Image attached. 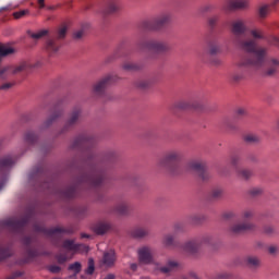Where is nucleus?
<instances>
[{
	"mask_svg": "<svg viewBox=\"0 0 279 279\" xmlns=\"http://www.w3.org/2000/svg\"><path fill=\"white\" fill-rule=\"evenodd\" d=\"M232 43L235 45V47H239L243 51H246L247 53H254L253 59L244 61L248 62V64H252V66H263V63L265 62V56H267V49L260 48L256 50V41L253 39L243 40L241 37H233Z\"/></svg>",
	"mask_w": 279,
	"mask_h": 279,
	"instance_id": "obj_1",
	"label": "nucleus"
},
{
	"mask_svg": "<svg viewBox=\"0 0 279 279\" xmlns=\"http://www.w3.org/2000/svg\"><path fill=\"white\" fill-rule=\"evenodd\" d=\"M171 22V15L169 13L161 14L157 19L145 20L142 23L143 29H147L148 32H158V29H162L165 25Z\"/></svg>",
	"mask_w": 279,
	"mask_h": 279,
	"instance_id": "obj_2",
	"label": "nucleus"
},
{
	"mask_svg": "<svg viewBox=\"0 0 279 279\" xmlns=\"http://www.w3.org/2000/svg\"><path fill=\"white\" fill-rule=\"evenodd\" d=\"M35 232H41L43 234H46V236L58 239L60 238V234H73V228L64 229L60 227H53L47 229L45 227L35 226Z\"/></svg>",
	"mask_w": 279,
	"mask_h": 279,
	"instance_id": "obj_3",
	"label": "nucleus"
},
{
	"mask_svg": "<svg viewBox=\"0 0 279 279\" xmlns=\"http://www.w3.org/2000/svg\"><path fill=\"white\" fill-rule=\"evenodd\" d=\"M15 163L16 160L10 155L0 158V191L3 189V186H5V172L10 171Z\"/></svg>",
	"mask_w": 279,
	"mask_h": 279,
	"instance_id": "obj_4",
	"label": "nucleus"
},
{
	"mask_svg": "<svg viewBox=\"0 0 279 279\" xmlns=\"http://www.w3.org/2000/svg\"><path fill=\"white\" fill-rule=\"evenodd\" d=\"M29 69L27 62H21L19 65H7L0 69V80H5L8 75H19Z\"/></svg>",
	"mask_w": 279,
	"mask_h": 279,
	"instance_id": "obj_5",
	"label": "nucleus"
},
{
	"mask_svg": "<svg viewBox=\"0 0 279 279\" xmlns=\"http://www.w3.org/2000/svg\"><path fill=\"white\" fill-rule=\"evenodd\" d=\"M29 216H26L24 218H9L7 220L3 221V226H5L7 228H10L11 230H21L23 228H25V226H27V223H29Z\"/></svg>",
	"mask_w": 279,
	"mask_h": 279,
	"instance_id": "obj_6",
	"label": "nucleus"
},
{
	"mask_svg": "<svg viewBox=\"0 0 279 279\" xmlns=\"http://www.w3.org/2000/svg\"><path fill=\"white\" fill-rule=\"evenodd\" d=\"M248 66H252V63L246 60L240 61L238 63V69L231 75V80L233 82H241L242 80H245V69Z\"/></svg>",
	"mask_w": 279,
	"mask_h": 279,
	"instance_id": "obj_7",
	"label": "nucleus"
},
{
	"mask_svg": "<svg viewBox=\"0 0 279 279\" xmlns=\"http://www.w3.org/2000/svg\"><path fill=\"white\" fill-rule=\"evenodd\" d=\"M190 169L192 171H195L198 173L199 178L203 180V182H206L210 178V174L208 173V170L206 169V163L194 161L189 165Z\"/></svg>",
	"mask_w": 279,
	"mask_h": 279,
	"instance_id": "obj_8",
	"label": "nucleus"
},
{
	"mask_svg": "<svg viewBox=\"0 0 279 279\" xmlns=\"http://www.w3.org/2000/svg\"><path fill=\"white\" fill-rule=\"evenodd\" d=\"M247 32V26L243 20H235L231 23V34H233L234 38H241V36H245Z\"/></svg>",
	"mask_w": 279,
	"mask_h": 279,
	"instance_id": "obj_9",
	"label": "nucleus"
},
{
	"mask_svg": "<svg viewBox=\"0 0 279 279\" xmlns=\"http://www.w3.org/2000/svg\"><path fill=\"white\" fill-rule=\"evenodd\" d=\"M250 8V0H230L225 7V12H230L232 10H245Z\"/></svg>",
	"mask_w": 279,
	"mask_h": 279,
	"instance_id": "obj_10",
	"label": "nucleus"
},
{
	"mask_svg": "<svg viewBox=\"0 0 279 279\" xmlns=\"http://www.w3.org/2000/svg\"><path fill=\"white\" fill-rule=\"evenodd\" d=\"M62 247L68 252H80L82 247L85 250V252H88V246H85L84 244H76L75 240L63 241Z\"/></svg>",
	"mask_w": 279,
	"mask_h": 279,
	"instance_id": "obj_11",
	"label": "nucleus"
},
{
	"mask_svg": "<svg viewBox=\"0 0 279 279\" xmlns=\"http://www.w3.org/2000/svg\"><path fill=\"white\" fill-rule=\"evenodd\" d=\"M178 160H180V154L172 151L161 160L160 165L161 167H168V169H171Z\"/></svg>",
	"mask_w": 279,
	"mask_h": 279,
	"instance_id": "obj_12",
	"label": "nucleus"
},
{
	"mask_svg": "<svg viewBox=\"0 0 279 279\" xmlns=\"http://www.w3.org/2000/svg\"><path fill=\"white\" fill-rule=\"evenodd\" d=\"M138 259L140 263H144L145 265H149L154 258L151 257V250L149 247L144 246L138 250Z\"/></svg>",
	"mask_w": 279,
	"mask_h": 279,
	"instance_id": "obj_13",
	"label": "nucleus"
},
{
	"mask_svg": "<svg viewBox=\"0 0 279 279\" xmlns=\"http://www.w3.org/2000/svg\"><path fill=\"white\" fill-rule=\"evenodd\" d=\"M255 226L250 223V222H243L240 225H234L231 228V232H233V234H241L243 232H252V230H254Z\"/></svg>",
	"mask_w": 279,
	"mask_h": 279,
	"instance_id": "obj_14",
	"label": "nucleus"
},
{
	"mask_svg": "<svg viewBox=\"0 0 279 279\" xmlns=\"http://www.w3.org/2000/svg\"><path fill=\"white\" fill-rule=\"evenodd\" d=\"M111 84H112V77L106 76L98 84L94 86V93H96V95H101V93H104L106 88H108V86H110Z\"/></svg>",
	"mask_w": 279,
	"mask_h": 279,
	"instance_id": "obj_15",
	"label": "nucleus"
},
{
	"mask_svg": "<svg viewBox=\"0 0 279 279\" xmlns=\"http://www.w3.org/2000/svg\"><path fill=\"white\" fill-rule=\"evenodd\" d=\"M146 48L150 49V51H155L156 53H161L162 51H167L169 47L165 43L153 41L146 44Z\"/></svg>",
	"mask_w": 279,
	"mask_h": 279,
	"instance_id": "obj_16",
	"label": "nucleus"
},
{
	"mask_svg": "<svg viewBox=\"0 0 279 279\" xmlns=\"http://www.w3.org/2000/svg\"><path fill=\"white\" fill-rule=\"evenodd\" d=\"M47 253H41V252H38V250H32L29 248L27 251V258L25 259H20L17 262H15L16 265H26V263H29V260H32V258H37V256H43Z\"/></svg>",
	"mask_w": 279,
	"mask_h": 279,
	"instance_id": "obj_17",
	"label": "nucleus"
},
{
	"mask_svg": "<svg viewBox=\"0 0 279 279\" xmlns=\"http://www.w3.org/2000/svg\"><path fill=\"white\" fill-rule=\"evenodd\" d=\"M117 260V253L114 251H109L104 254L102 263L106 267H113Z\"/></svg>",
	"mask_w": 279,
	"mask_h": 279,
	"instance_id": "obj_18",
	"label": "nucleus"
},
{
	"mask_svg": "<svg viewBox=\"0 0 279 279\" xmlns=\"http://www.w3.org/2000/svg\"><path fill=\"white\" fill-rule=\"evenodd\" d=\"M80 114H82V110L74 109L66 122V128H70V125H75V123H77V119H80Z\"/></svg>",
	"mask_w": 279,
	"mask_h": 279,
	"instance_id": "obj_19",
	"label": "nucleus"
},
{
	"mask_svg": "<svg viewBox=\"0 0 279 279\" xmlns=\"http://www.w3.org/2000/svg\"><path fill=\"white\" fill-rule=\"evenodd\" d=\"M62 117V111L54 109L53 113L49 117V119L44 123L45 128H49L51 123H54V121H58Z\"/></svg>",
	"mask_w": 279,
	"mask_h": 279,
	"instance_id": "obj_20",
	"label": "nucleus"
},
{
	"mask_svg": "<svg viewBox=\"0 0 279 279\" xmlns=\"http://www.w3.org/2000/svg\"><path fill=\"white\" fill-rule=\"evenodd\" d=\"M46 49H47L48 53L53 54V53H58V51H60V46H58L56 44V40L49 39L46 44Z\"/></svg>",
	"mask_w": 279,
	"mask_h": 279,
	"instance_id": "obj_21",
	"label": "nucleus"
},
{
	"mask_svg": "<svg viewBox=\"0 0 279 279\" xmlns=\"http://www.w3.org/2000/svg\"><path fill=\"white\" fill-rule=\"evenodd\" d=\"M184 250L185 252H190V254H195V252L199 250V244L197 243V241L186 242L184 245Z\"/></svg>",
	"mask_w": 279,
	"mask_h": 279,
	"instance_id": "obj_22",
	"label": "nucleus"
},
{
	"mask_svg": "<svg viewBox=\"0 0 279 279\" xmlns=\"http://www.w3.org/2000/svg\"><path fill=\"white\" fill-rule=\"evenodd\" d=\"M69 271H74V274L71 276L72 279H77V274H80V271H82V264L80 262H75L73 264H71L68 267Z\"/></svg>",
	"mask_w": 279,
	"mask_h": 279,
	"instance_id": "obj_23",
	"label": "nucleus"
},
{
	"mask_svg": "<svg viewBox=\"0 0 279 279\" xmlns=\"http://www.w3.org/2000/svg\"><path fill=\"white\" fill-rule=\"evenodd\" d=\"M87 143H90V138L86 137L85 135H81L74 140L73 148L75 147H84Z\"/></svg>",
	"mask_w": 279,
	"mask_h": 279,
	"instance_id": "obj_24",
	"label": "nucleus"
},
{
	"mask_svg": "<svg viewBox=\"0 0 279 279\" xmlns=\"http://www.w3.org/2000/svg\"><path fill=\"white\" fill-rule=\"evenodd\" d=\"M27 34L33 38V40H40V38H44V36H47L49 34V31L41 29L38 31L37 33L28 31Z\"/></svg>",
	"mask_w": 279,
	"mask_h": 279,
	"instance_id": "obj_25",
	"label": "nucleus"
},
{
	"mask_svg": "<svg viewBox=\"0 0 279 279\" xmlns=\"http://www.w3.org/2000/svg\"><path fill=\"white\" fill-rule=\"evenodd\" d=\"M110 230V225L108 223H100L95 227L94 232H96L99 235L106 234Z\"/></svg>",
	"mask_w": 279,
	"mask_h": 279,
	"instance_id": "obj_26",
	"label": "nucleus"
},
{
	"mask_svg": "<svg viewBox=\"0 0 279 279\" xmlns=\"http://www.w3.org/2000/svg\"><path fill=\"white\" fill-rule=\"evenodd\" d=\"M175 267H178V262H168L167 266H163L160 268V271L162 274H169L170 271H173V269H175Z\"/></svg>",
	"mask_w": 279,
	"mask_h": 279,
	"instance_id": "obj_27",
	"label": "nucleus"
},
{
	"mask_svg": "<svg viewBox=\"0 0 279 279\" xmlns=\"http://www.w3.org/2000/svg\"><path fill=\"white\" fill-rule=\"evenodd\" d=\"M117 10H119V4H117V1L111 0L107 4L106 14H113V12H117Z\"/></svg>",
	"mask_w": 279,
	"mask_h": 279,
	"instance_id": "obj_28",
	"label": "nucleus"
},
{
	"mask_svg": "<svg viewBox=\"0 0 279 279\" xmlns=\"http://www.w3.org/2000/svg\"><path fill=\"white\" fill-rule=\"evenodd\" d=\"M10 53H14V49L0 44V58H5V56H10Z\"/></svg>",
	"mask_w": 279,
	"mask_h": 279,
	"instance_id": "obj_29",
	"label": "nucleus"
},
{
	"mask_svg": "<svg viewBox=\"0 0 279 279\" xmlns=\"http://www.w3.org/2000/svg\"><path fill=\"white\" fill-rule=\"evenodd\" d=\"M24 141H25V143H28V145H34V143H36V141H38V136L36 134H34V132H28V133H26Z\"/></svg>",
	"mask_w": 279,
	"mask_h": 279,
	"instance_id": "obj_30",
	"label": "nucleus"
},
{
	"mask_svg": "<svg viewBox=\"0 0 279 279\" xmlns=\"http://www.w3.org/2000/svg\"><path fill=\"white\" fill-rule=\"evenodd\" d=\"M246 263L248 267H260V259L256 256L247 257Z\"/></svg>",
	"mask_w": 279,
	"mask_h": 279,
	"instance_id": "obj_31",
	"label": "nucleus"
},
{
	"mask_svg": "<svg viewBox=\"0 0 279 279\" xmlns=\"http://www.w3.org/2000/svg\"><path fill=\"white\" fill-rule=\"evenodd\" d=\"M269 8H271V5H269V4H264V5L259 7V9H258L259 19L267 17V14H269Z\"/></svg>",
	"mask_w": 279,
	"mask_h": 279,
	"instance_id": "obj_32",
	"label": "nucleus"
},
{
	"mask_svg": "<svg viewBox=\"0 0 279 279\" xmlns=\"http://www.w3.org/2000/svg\"><path fill=\"white\" fill-rule=\"evenodd\" d=\"M122 69L124 71H138V70H141V65H138L136 63H124L122 65Z\"/></svg>",
	"mask_w": 279,
	"mask_h": 279,
	"instance_id": "obj_33",
	"label": "nucleus"
},
{
	"mask_svg": "<svg viewBox=\"0 0 279 279\" xmlns=\"http://www.w3.org/2000/svg\"><path fill=\"white\" fill-rule=\"evenodd\" d=\"M85 274L87 276H93V274H95V260L93 258L88 259V267L85 270Z\"/></svg>",
	"mask_w": 279,
	"mask_h": 279,
	"instance_id": "obj_34",
	"label": "nucleus"
},
{
	"mask_svg": "<svg viewBox=\"0 0 279 279\" xmlns=\"http://www.w3.org/2000/svg\"><path fill=\"white\" fill-rule=\"evenodd\" d=\"M251 36L255 38V40H263L265 38V35H263V31L260 29H252Z\"/></svg>",
	"mask_w": 279,
	"mask_h": 279,
	"instance_id": "obj_35",
	"label": "nucleus"
},
{
	"mask_svg": "<svg viewBox=\"0 0 279 279\" xmlns=\"http://www.w3.org/2000/svg\"><path fill=\"white\" fill-rule=\"evenodd\" d=\"M12 256V251L10 248H0V260H5Z\"/></svg>",
	"mask_w": 279,
	"mask_h": 279,
	"instance_id": "obj_36",
	"label": "nucleus"
},
{
	"mask_svg": "<svg viewBox=\"0 0 279 279\" xmlns=\"http://www.w3.org/2000/svg\"><path fill=\"white\" fill-rule=\"evenodd\" d=\"M134 239H143V236H147V230L145 229H137L133 231Z\"/></svg>",
	"mask_w": 279,
	"mask_h": 279,
	"instance_id": "obj_37",
	"label": "nucleus"
},
{
	"mask_svg": "<svg viewBox=\"0 0 279 279\" xmlns=\"http://www.w3.org/2000/svg\"><path fill=\"white\" fill-rule=\"evenodd\" d=\"M116 211L118 215H126L128 214V205L125 203H122L116 208Z\"/></svg>",
	"mask_w": 279,
	"mask_h": 279,
	"instance_id": "obj_38",
	"label": "nucleus"
},
{
	"mask_svg": "<svg viewBox=\"0 0 279 279\" xmlns=\"http://www.w3.org/2000/svg\"><path fill=\"white\" fill-rule=\"evenodd\" d=\"M221 51V48L217 44H210L209 46V53L210 56H217Z\"/></svg>",
	"mask_w": 279,
	"mask_h": 279,
	"instance_id": "obj_39",
	"label": "nucleus"
},
{
	"mask_svg": "<svg viewBox=\"0 0 279 279\" xmlns=\"http://www.w3.org/2000/svg\"><path fill=\"white\" fill-rule=\"evenodd\" d=\"M240 178H243V180H250L252 178L253 172L252 170H242L239 172Z\"/></svg>",
	"mask_w": 279,
	"mask_h": 279,
	"instance_id": "obj_40",
	"label": "nucleus"
},
{
	"mask_svg": "<svg viewBox=\"0 0 279 279\" xmlns=\"http://www.w3.org/2000/svg\"><path fill=\"white\" fill-rule=\"evenodd\" d=\"M175 108H178V110H187V108H191V105L186 101H179L175 104Z\"/></svg>",
	"mask_w": 279,
	"mask_h": 279,
	"instance_id": "obj_41",
	"label": "nucleus"
},
{
	"mask_svg": "<svg viewBox=\"0 0 279 279\" xmlns=\"http://www.w3.org/2000/svg\"><path fill=\"white\" fill-rule=\"evenodd\" d=\"M66 29H68L66 26H62L61 28H59L57 33V38L59 39L65 38Z\"/></svg>",
	"mask_w": 279,
	"mask_h": 279,
	"instance_id": "obj_42",
	"label": "nucleus"
},
{
	"mask_svg": "<svg viewBox=\"0 0 279 279\" xmlns=\"http://www.w3.org/2000/svg\"><path fill=\"white\" fill-rule=\"evenodd\" d=\"M247 114V111L243 108H240L234 113V119H241L242 117H245Z\"/></svg>",
	"mask_w": 279,
	"mask_h": 279,
	"instance_id": "obj_43",
	"label": "nucleus"
},
{
	"mask_svg": "<svg viewBox=\"0 0 279 279\" xmlns=\"http://www.w3.org/2000/svg\"><path fill=\"white\" fill-rule=\"evenodd\" d=\"M102 182H104V177L101 175L94 177L92 180V184L94 186H99Z\"/></svg>",
	"mask_w": 279,
	"mask_h": 279,
	"instance_id": "obj_44",
	"label": "nucleus"
},
{
	"mask_svg": "<svg viewBox=\"0 0 279 279\" xmlns=\"http://www.w3.org/2000/svg\"><path fill=\"white\" fill-rule=\"evenodd\" d=\"M48 269L51 274H60V271H62V268L58 265H51Z\"/></svg>",
	"mask_w": 279,
	"mask_h": 279,
	"instance_id": "obj_45",
	"label": "nucleus"
},
{
	"mask_svg": "<svg viewBox=\"0 0 279 279\" xmlns=\"http://www.w3.org/2000/svg\"><path fill=\"white\" fill-rule=\"evenodd\" d=\"M245 143H257L258 137L255 135H246L244 136Z\"/></svg>",
	"mask_w": 279,
	"mask_h": 279,
	"instance_id": "obj_46",
	"label": "nucleus"
},
{
	"mask_svg": "<svg viewBox=\"0 0 279 279\" xmlns=\"http://www.w3.org/2000/svg\"><path fill=\"white\" fill-rule=\"evenodd\" d=\"M29 11L27 10H22L13 13L14 19H23L25 14H27Z\"/></svg>",
	"mask_w": 279,
	"mask_h": 279,
	"instance_id": "obj_47",
	"label": "nucleus"
},
{
	"mask_svg": "<svg viewBox=\"0 0 279 279\" xmlns=\"http://www.w3.org/2000/svg\"><path fill=\"white\" fill-rule=\"evenodd\" d=\"M84 36V29H80L73 33V39L74 40H81V38Z\"/></svg>",
	"mask_w": 279,
	"mask_h": 279,
	"instance_id": "obj_48",
	"label": "nucleus"
},
{
	"mask_svg": "<svg viewBox=\"0 0 279 279\" xmlns=\"http://www.w3.org/2000/svg\"><path fill=\"white\" fill-rule=\"evenodd\" d=\"M163 244L167 245V247H170V245H173V235H167L165 238Z\"/></svg>",
	"mask_w": 279,
	"mask_h": 279,
	"instance_id": "obj_49",
	"label": "nucleus"
},
{
	"mask_svg": "<svg viewBox=\"0 0 279 279\" xmlns=\"http://www.w3.org/2000/svg\"><path fill=\"white\" fill-rule=\"evenodd\" d=\"M239 162H241V157L239 155L231 157V165H233V167H236V165H239Z\"/></svg>",
	"mask_w": 279,
	"mask_h": 279,
	"instance_id": "obj_50",
	"label": "nucleus"
},
{
	"mask_svg": "<svg viewBox=\"0 0 279 279\" xmlns=\"http://www.w3.org/2000/svg\"><path fill=\"white\" fill-rule=\"evenodd\" d=\"M250 193L253 197H256V195H260V193H263V190L260 187H254Z\"/></svg>",
	"mask_w": 279,
	"mask_h": 279,
	"instance_id": "obj_51",
	"label": "nucleus"
},
{
	"mask_svg": "<svg viewBox=\"0 0 279 279\" xmlns=\"http://www.w3.org/2000/svg\"><path fill=\"white\" fill-rule=\"evenodd\" d=\"M219 21V17L218 16H214V17H210L208 20V24L210 27H215L217 25V22Z\"/></svg>",
	"mask_w": 279,
	"mask_h": 279,
	"instance_id": "obj_52",
	"label": "nucleus"
},
{
	"mask_svg": "<svg viewBox=\"0 0 279 279\" xmlns=\"http://www.w3.org/2000/svg\"><path fill=\"white\" fill-rule=\"evenodd\" d=\"M254 217V213L252 210H246L243 213L242 219H252Z\"/></svg>",
	"mask_w": 279,
	"mask_h": 279,
	"instance_id": "obj_53",
	"label": "nucleus"
},
{
	"mask_svg": "<svg viewBox=\"0 0 279 279\" xmlns=\"http://www.w3.org/2000/svg\"><path fill=\"white\" fill-rule=\"evenodd\" d=\"M137 87L143 88V89L148 88L149 87V82H147V81L140 82L137 84Z\"/></svg>",
	"mask_w": 279,
	"mask_h": 279,
	"instance_id": "obj_54",
	"label": "nucleus"
},
{
	"mask_svg": "<svg viewBox=\"0 0 279 279\" xmlns=\"http://www.w3.org/2000/svg\"><path fill=\"white\" fill-rule=\"evenodd\" d=\"M57 260L60 265H63V263L66 260V255H62V254L58 255Z\"/></svg>",
	"mask_w": 279,
	"mask_h": 279,
	"instance_id": "obj_55",
	"label": "nucleus"
},
{
	"mask_svg": "<svg viewBox=\"0 0 279 279\" xmlns=\"http://www.w3.org/2000/svg\"><path fill=\"white\" fill-rule=\"evenodd\" d=\"M12 88V83H4L0 86V90H8Z\"/></svg>",
	"mask_w": 279,
	"mask_h": 279,
	"instance_id": "obj_56",
	"label": "nucleus"
},
{
	"mask_svg": "<svg viewBox=\"0 0 279 279\" xmlns=\"http://www.w3.org/2000/svg\"><path fill=\"white\" fill-rule=\"evenodd\" d=\"M211 195L213 197H221V190H215Z\"/></svg>",
	"mask_w": 279,
	"mask_h": 279,
	"instance_id": "obj_57",
	"label": "nucleus"
},
{
	"mask_svg": "<svg viewBox=\"0 0 279 279\" xmlns=\"http://www.w3.org/2000/svg\"><path fill=\"white\" fill-rule=\"evenodd\" d=\"M268 252H269V254H276V252H278V247H276V246H269V247H268Z\"/></svg>",
	"mask_w": 279,
	"mask_h": 279,
	"instance_id": "obj_58",
	"label": "nucleus"
},
{
	"mask_svg": "<svg viewBox=\"0 0 279 279\" xmlns=\"http://www.w3.org/2000/svg\"><path fill=\"white\" fill-rule=\"evenodd\" d=\"M264 232H265L266 234H271V233H274V228H272V227H266V228L264 229Z\"/></svg>",
	"mask_w": 279,
	"mask_h": 279,
	"instance_id": "obj_59",
	"label": "nucleus"
},
{
	"mask_svg": "<svg viewBox=\"0 0 279 279\" xmlns=\"http://www.w3.org/2000/svg\"><path fill=\"white\" fill-rule=\"evenodd\" d=\"M23 243H24V245H29L32 243V238H29V236L24 238Z\"/></svg>",
	"mask_w": 279,
	"mask_h": 279,
	"instance_id": "obj_60",
	"label": "nucleus"
},
{
	"mask_svg": "<svg viewBox=\"0 0 279 279\" xmlns=\"http://www.w3.org/2000/svg\"><path fill=\"white\" fill-rule=\"evenodd\" d=\"M275 73H276V69H275V68H270L269 70H267L266 75L271 76V75H274Z\"/></svg>",
	"mask_w": 279,
	"mask_h": 279,
	"instance_id": "obj_61",
	"label": "nucleus"
},
{
	"mask_svg": "<svg viewBox=\"0 0 279 279\" xmlns=\"http://www.w3.org/2000/svg\"><path fill=\"white\" fill-rule=\"evenodd\" d=\"M73 193H75L74 189H70L68 193H65L66 197H73Z\"/></svg>",
	"mask_w": 279,
	"mask_h": 279,
	"instance_id": "obj_62",
	"label": "nucleus"
},
{
	"mask_svg": "<svg viewBox=\"0 0 279 279\" xmlns=\"http://www.w3.org/2000/svg\"><path fill=\"white\" fill-rule=\"evenodd\" d=\"M272 45H279V38L278 37H274L272 38Z\"/></svg>",
	"mask_w": 279,
	"mask_h": 279,
	"instance_id": "obj_63",
	"label": "nucleus"
},
{
	"mask_svg": "<svg viewBox=\"0 0 279 279\" xmlns=\"http://www.w3.org/2000/svg\"><path fill=\"white\" fill-rule=\"evenodd\" d=\"M104 279H114V275H112V274H110V275H108L106 278H104Z\"/></svg>",
	"mask_w": 279,
	"mask_h": 279,
	"instance_id": "obj_64",
	"label": "nucleus"
}]
</instances>
